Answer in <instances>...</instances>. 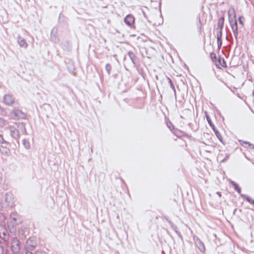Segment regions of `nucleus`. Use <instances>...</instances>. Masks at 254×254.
<instances>
[{"instance_id":"4","label":"nucleus","mask_w":254,"mask_h":254,"mask_svg":"<svg viewBox=\"0 0 254 254\" xmlns=\"http://www.w3.org/2000/svg\"><path fill=\"white\" fill-rule=\"evenodd\" d=\"M216 66L219 68L222 67H226L227 64L223 58H219V59L215 62Z\"/></svg>"},{"instance_id":"3","label":"nucleus","mask_w":254,"mask_h":254,"mask_svg":"<svg viewBox=\"0 0 254 254\" xmlns=\"http://www.w3.org/2000/svg\"><path fill=\"white\" fill-rule=\"evenodd\" d=\"M134 17H133V16L131 14H128L127 15L125 19H124V22H125V23L129 26H130L131 27L132 26H133L134 24Z\"/></svg>"},{"instance_id":"15","label":"nucleus","mask_w":254,"mask_h":254,"mask_svg":"<svg viewBox=\"0 0 254 254\" xmlns=\"http://www.w3.org/2000/svg\"><path fill=\"white\" fill-rule=\"evenodd\" d=\"M4 143H5V141L4 140L3 136L0 134V143L3 144Z\"/></svg>"},{"instance_id":"21","label":"nucleus","mask_w":254,"mask_h":254,"mask_svg":"<svg viewBox=\"0 0 254 254\" xmlns=\"http://www.w3.org/2000/svg\"><path fill=\"white\" fill-rule=\"evenodd\" d=\"M36 254H42V253L40 252H38Z\"/></svg>"},{"instance_id":"8","label":"nucleus","mask_w":254,"mask_h":254,"mask_svg":"<svg viewBox=\"0 0 254 254\" xmlns=\"http://www.w3.org/2000/svg\"><path fill=\"white\" fill-rule=\"evenodd\" d=\"M212 129L213 130V131H214L216 136L217 137V138H218V139L223 144H224L223 141V139H222V135H221V134L219 133V132L216 129V128H215V127H213L212 128Z\"/></svg>"},{"instance_id":"22","label":"nucleus","mask_w":254,"mask_h":254,"mask_svg":"<svg viewBox=\"0 0 254 254\" xmlns=\"http://www.w3.org/2000/svg\"><path fill=\"white\" fill-rule=\"evenodd\" d=\"M247 200H248V201H249L250 202H251V203H253V202L250 200V199L249 198H248V199H247Z\"/></svg>"},{"instance_id":"17","label":"nucleus","mask_w":254,"mask_h":254,"mask_svg":"<svg viewBox=\"0 0 254 254\" xmlns=\"http://www.w3.org/2000/svg\"><path fill=\"white\" fill-rule=\"evenodd\" d=\"M216 193H217V194L219 197H221L222 194H221V192H219V191H218V192H216Z\"/></svg>"},{"instance_id":"7","label":"nucleus","mask_w":254,"mask_h":254,"mask_svg":"<svg viewBox=\"0 0 254 254\" xmlns=\"http://www.w3.org/2000/svg\"><path fill=\"white\" fill-rule=\"evenodd\" d=\"M5 201L8 203H11L13 202V196L11 193H7L5 195Z\"/></svg>"},{"instance_id":"20","label":"nucleus","mask_w":254,"mask_h":254,"mask_svg":"<svg viewBox=\"0 0 254 254\" xmlns=\"http://www.w3.org/2000/svg\"><path fill=\"white\" fill-rule=\"evenodd\" d=\"M244 143H245L246 144H248V145H249V146H251V144H250L249 142H244Z\"/></svg>"},{"instance_id":"18","label":"nucleus","mask_w":254,"mask_h":254,"mask_svg":"<svg viewBox=\"0 0 254 254\" xmlns=\"http://www.w3.org/2000/svg\"><path fill=\"white\" fill-rule=\"evenodd\" d=\"M221 33H220V36L218 35H217L218 40H219V38H221Z\"/></svg>"},{"instance_id":"9","label":"nucleus","mask_w":254,"mask_h":254,"mask_svg":"<svg viewBox=\"0 0 254 254\" xmlns=\"http://www.w3.org/2000/svg\"><path fill=\"white\" fill-rule=\"evenodd\" d=\"M10 130L11 131V133L13 135H18L19 134V131L14 126H11L10 127Z\"/></svg>"},{"instance_id":"14","label":"nucleus","mask_w":254,"mask_h":254,"mask_svg":"<svg viewBox=\"0 0 254 254\" xmlns=\"http://www.w3.org/2000/svg\"><path fill=\"white\" fill-rule=\"evenodd\" d=\"M199 250L203 253H205V248L203 244H200V246L198 247Z\"/></svg>"},{"instance_id":"19","label":"nucleus","mask_w":254,"mask_h":254,"mask_svg":"<svg viewBox=\"0 0 254 254\" xmlns=\"http://www.w3.org/2000/svg\"><path fill=\"white\" fill-rule=\"evenodd\" d=\"M222 20V24H223V22H224V18L223 17L221 18L220 19V20Z\"/></svg>"},{"instance_id":"2","label":"nucleus","mask_w":254,"mask_h":254,"mask_svg":"<svg viewBox=\"0 0 254 254\" xmlns=\"http://www.w3.org/2000/svg\"><path fill=\"white\" fill-rule=\"evenodd\" d=\"M20 249L19 241L17 238H14L12 240L11 249L13 253H17Z\"/></svg>"},{"instance_id":"23","label":"nucleus","mask_w":254,"mask_h":254,"mask_svg":"<svg viewBox=\"0 0 254 254\" xmlns=\"http://www.w3.org/2000/svg\"><path fill=\"white\" fill-rule=\"evenodd\" d=\"M21 42H23V44H25V41H22Z\"/></svg>"},{"instance_id":"11","label":"nucleus","mask_w":254,"mask_h":254,"mask_svg":"<svg viewBox=\"0 0 254 254\" xmlns=\"http://www.w3.org/2000/svg\"><path fill=\"white\" fill-rule=\"evenodd\" d=\"M205 117H206V120H207L208 124H209L210 127H212V128H213V127H215V126L212 123V121H211V120L210 119V118L209 117V116L208 114H207V113L206 112H205Z\"/></svg>"},{"instance_id":"10","label":"nucleus","mask_w":254,"mask_h":254,"mask_svg":"<svg viewBox=\"0 0 254 254\" xmlns=\"http://www.w3.org/2000/svg\"><path fill=\"white\" fill-rule=\"evenodd\" d=\"M230 183L233 185L235 190L239 193L241 192V188L239 187L238 184H237L235 182L231 181Z\"/></svg>"},{"instance_id":"5","label":"nucleus","mask_w":254,"mask_h":254,"mask_svg":"<svg viewBox=\"0 0 254 254\" xmlns=\"http://www.w3.org/2000/svg\"><path fill=\"white\" fill-rule=\"evenodd\" d=\"M4 101L7 105H11L14 102V99L12 96L7 95L4 97Z\"/></svg>"},{"instance_id":"6","label":"nucleus","mask_w":254,"mask_h":254,"mask_svg":"<svg viewBox=\"0 0 254 254\" xmlns=\"http://www.w3.org/2000/svg\"><path fill=\"white\" fill-rule=\"evenodd\" d=\"M205 16V14L202 13L201 15H199L198 17V24H197V28L199 32H201L202 29L203 22L201 21V18H203Z\"/></svg>"},{"instance_id":"16","label":"nucleus","mask_w":254,"mask_h":254,"mask_svg":"<svg viewBox=\"0 0 254 254\" xmlns=\"http://www.w3.org/2000/svg\"><path fill=\"white\" fill-rule=\"evenodd\" d=\"M244 18V17L243 16H240L239 17V23L242 25H244V22H243V19Z\"/></svg>"},{"instance_id":"1","label":"nucleus","mask_w":254,"mask_h":254,"mask_svg":"<svg viewBox=\"0 0 254 254\" xmlns=\"http://www.w3.org/2000/svg\"><path fill=\"white\" fill-rule=\"evenodd\" d=\"M229 20L231 27L235 34H238V27L236 20V15L234 8H231L228 11Z\"/></svg>"},{"instance_id":"13","label":"nucleus","mask_w":254,"mask_h":254,"mask_svg":"<svg viewBox=\"0 0 254 254\" xmlns=\"http://www.w3.org/2000/svg\"><path fill=\"white\" fill-rule=\"evenodd\" d=\"M210 57H211V58L212 59V60L215 63L216 61H217V57H216V55L215 53H211L210 54Z\"/></svg>"},{"instance_id":"12","label":"nucleus","mask_w":254,"mask_h":254,"mask_svg":"<svg viewBox=\"0 0 254 254\" xmlns=\"http://www.w3.org/2000/svg\"><path fill=\"white\" fill-rule=\"evenodd\" d=\"M31 241V240L29 239L27 242L28 248L30 250H33L35 248V245H30L29 243Z\"/></svg>"}]
</instances>
